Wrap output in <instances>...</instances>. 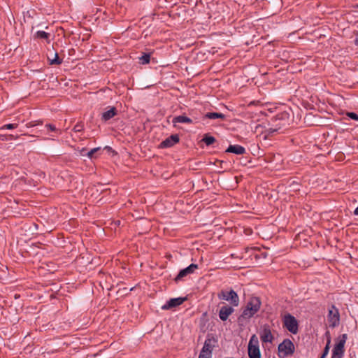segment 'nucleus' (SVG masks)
Listing matches in <instances>:
<instances>
[{"mask_svg":"<svg viewBox=\"0 0 358 358\" xmlns=\"http://www.w3.org/2000/svg\"><path fill=\"white\" fill-rule=\"evenodd\" d=\"M101 150V148L100 147H98V148H93L90 151L87 152L86 153V156L90 159L93 158L94 157V155L99 152Z\"/></svg>","mask_w":358,"mask_h":358,"instance_id":"21","label":"nucleus"},{"mask_svg":"<svg viewBox=\"0 0 358 358\" xmlns=\"http://www.w3.org/2000/svg\"><path fill=\"white\" fill-rule=\"evenodd\" d=\"M327 356H325L324 355L322 354L320 358H326Z\"/></svg>","mask_w":358,"mask_h":358,"instance_id":"36","label":"nucleus"},{"mask_svg":"<svg viewBox=\"0 0 358 358\" xmlns=\"http://www.w3.org/2000/svg\"><path fill=\"white\" fill-rule=\"evenodd\" d=\"M248 356L250 358H261L259 340L255 334L251 336L248 343Z\"/></svg>","mask_w":358,"mask_h":358,"instance_id":"5","label":"nucleus"},{"mask_svg":"<svg viewBox=\"0 0 358 358\" xmlns=\"http://www.w3.org/2000/svg\"><path fill=\"white\" fill-rule=\"evenodd\" d=\"M348 115L354 120H358V115L355 113H349Z\"/></svg>","mask_w":358,"mask_h":358,"instance_id":"29","label":"nucleus"},{"mask_svg":"<svg viewBox=\"0 0 358 358\" xmlns=\"http://www.w3.org/2000/svg\"><path fill=\"white\" fill-rule=\"evenodd\" d=\"M50 34L44 31H38L35 33L34 37L37 38H42L48 40L49 38Z\"/></svg>","mask_w":358,"mask_h":358,"instance_id":"20","label":"nucleus"},{"mask_svg":"<svg viewBox=\"0 0 358 358\" xmlns=\"http://www.w3.org/2000/svg\"><path fill=\"white\" fill-rule=\"evenodd\" d=\"M48 130L54 132H59V134H62L61 131L56 128V127L54 124H47L45 126Z\"/></svg>","mask_w":358,"mask_h":358,"instance_id":"25","label":"nucleus"},{"mask_svg":"<svg viewBox=\"0 0 358 358\" xmlns=\"http://www.w3.org/2000/svg\"><path fill=\"white\" fill-rule=\"evenodd\" d=\"M234 306L224 305L222 306L219 310V317L222 321H226L229 315L234 312Z\"/></svg>","mask_w":358,"mask_h":358,"instance_id":"13","label":"nucleus"},{"mask_svg":"<svg viewBox=\"0 0 358 358\" xmlns=\"http://www.w3.org/2000/svg\"><path fill=\"white\" fill-rule=\"evenodd\" d=\"M87 152V149L85 148H83L80 150V154L82 156H86Z\"/></svg>","mask_w":358,"mask_h":358,"instance_id":"31","label":"nucleus"},{"mask_svg":"<svg viewBox=\"0 0 358 358\" xmlns=\"http://www.w3.org/2000/svg\"><path fill=\"white\" fill-rule=\"evenodd\" d=\"M278 355L280 357H286L294 352V345L289 339H285L278 345Z\"/></svg>","mask_w":358,"mask_h":358,"instance_id":"4","label":"nucleus"},{"mask_svg":"<svg viewBox=\"0 0 358 358\" xmlns=\"http://www.w3.org/2000/svg\"><path fill=\"white\" fill-rule=\"evenodd\" d=\"M279 128H269L266 131L267 136H273L278 131Z\"/></svg>","mask_w":358,"mask_h":358,"instance_id":"27","label":"nucleus"},{"mask_svg":"<svg viewBox=\"0 0 358 358\" xmlns=\"http://www.w3.org/2000/svg\"><path fill=\"white\" fill-rule=\"evenodd\" d=\"M217 162L220 163V165H222V164L224 163V162L221 160H218Z\"/></svg>","mask_w":358,"mask_h":358,"instance_id":"35","label":"nucleus"},{"mask_svg":"<svg viewBox=\"0 0 358 358\" xmlns=\"http://www.w3.org/2000/svg\"><path fill=\"white\" fill-rule=\"evenodd\" d=\"M225 152L241 155H244L246 152V150L245 148L242 145L235 144L230 145Z\"/></svg>","mask_w":358,"mask_h":358,"instance_id":"14","label":"nucleus"},{"mask_svg":"<svg viewBox=\"0 0 358 358\" xmlns=\"http://www.w3.org/2000/svg\"><path fill=\"white\" fill-rule=\"evenodd\" d=\"M117 114V110L115 107H109V109L103 112L101 115V120L107 122Z\"/></svg>","mask_w":358,"mask_h":358,"instance_id":"15","label":"nucleus"},{"mask_svg":"<svg viewBox=\"0 0 358 358\" xmlns=\"http://www.w3.org/2000/svg\"><path fill=\"white\" fill-rule=\"evenodd\" d=\"M17 127V124H6L0 127V130L13 129Z\"/></svg>","mask_w":358,"mask_h":358,"instance_id":"24","label":"nucleus"},{"mask_svg":"<svg viewBox=\"0 0 358 358\" xmlns=\"http://www.w3.org/2000/svg\"><path fill=\"white\" fill-rule=\"evenodd\" d=\"M354 214L356 215H358V206L355 208V210L354 211Z\"/></svg>","mask_w":358,"mask_h":358,"instance_id":"34","label":"nucleus"},{"mask_svg":"<svg viewBox=\"0 0 358 358\" xmlns=\"http://www.w3.org/2000/svg\"><path fill=\"white\" fill-rule=\"evenodd\" d=\"M202 141L206 143V145H210L216 141L215 137L212 136H209L208 134H206Z\"/></svg>","mask_w":358,"mask_h":358,"instance_id":"19","label":"nucleus"},{"mask_svg":"<svg viewBox=\"0 0 358 358\" xmlns=\"http://www.w3.org/2000/svg\"><path fill=\"white\" fill-rule=\"evenodd\" d=\"M48 60L50 62V64L51 65H59L62 63V59L59 57V55L57 52H55L54 57L51 59L49 56L48 57Z\"/></svg>","mask_w":358,"mask_h":358,"instance_id":"18","label":"nucleus"},{"mask_svg":"<svg viewBox=\"0 0 358 358\" xmlns=\"http://www.w3.org/2000/svg\"><path fill=\"white\" fill-rule=\"evenodd\" d=\"M186 300L185 297L173 298L162 306V310H169L181 305Z\"/></svg>","mask_w":358,"mask_h":358,"instance_id":"12","label":"nucleus"},{"mask_svg":"<svg viewBox=\"0 0 358 358\" xmlns=\"http://www.w3.org/2000/svg\"><path fill=\"white\" fill-rule=\"evenodd\" d=\"M106 148H107V149H110V147H108V146H106Z\"/></svg>","mask_w":358,"mask_h":358,"instance_id":"37","label":"nucleus"},{"mask_svg":"<svg viewBox=\"0 0 358 358\" xmlns=\"http://www.w3.org/2000/svg\"><path fill=\"white\" fill-rule=\"evenodd\" d=\"M150 57L151 52H143L142 56L138 58L139 63L143 65L149 64L150 61Z\"/></svg>","mask_w":358,"mask_h":358,"instance_id":"17","label":"nucleus"},{"mask_svg":"<svg viewBox=\"0 0 358 358\" xmlns=\"http://www.w3.org/2000/svg\"><path fill=\"white\" fill-rule=\"evenodd\" d=\"M260 338L262 343H272L274 338L271 333L270 327L267 324L263 326L262 331L260 333Z\"/></svg>","mask_w":358,"mask_h":358,"instance_id":"11","label":"nucleus"},{"mask_svg":"<svg viewBox=\"0 0 358 358\" xmlns=\"http://www.w3.org/2000/svg\"><path fill=\"white\" fill-rule=\"evenodd\" d=\"M262 301L257 296H251L245 307L243 308L242 313L238 317V324H243L254 317L260 310Z\"/></svg>","mask_w":358,"mask_h":358,"instance_id":"1","label":"nucleus"},{"mask_svg":"<svg viewBox=\"0 0 358 358\" xmlns=\"http://www.w3.org/2000/svg\"><path fill=\"white\" fill-rule=\"evenodd\" d=\"M198 268V265L196 264H191L189 266L180 271L178 274L174 278V281L177 283L182 280L187 275L194 273Z\"/></svg>","mask_w":358,"mask_h":358,"instance_id":"9","label":"nucleus"},{"mask_svg":"<svg viewBox=\"0 0 358 358\" xmlns=\"http://www.w3.org/2000/svg\"><path fill=\"white\" fill-rule=\"evenodd\" d=\"M0 141H8V134H0Z\"/></svg>","mask_w":358,"mask_h":358,"instance_id":"30","label":"nucleus"},{"mask_svg":"<svg viewBox=\"0 0 358 358\" xmlns=\"http://www.w3.org/2000/svg\"><path fill=\"white\" fill-rule=\"evenodd\" d=\"M215 342L216 340L213 337L208 335L199 355V358H212V352Z\"/></svg>","mask_w":358,"mask_h":358,"instance_id":"3","label":"nucleus"},{"mask_svg":"<svg viewBox=\"0 0 358 358\" xmlns=\"http://www.w3.org/2000/svg\"><path fill=\"white\" fill-rule=\"evenodd\" d=\"M180 141L179 136L178 134H172L169 137L166 138L165 140L162 141L159 145V148H168L173 147L175 144L178 143Z\"/></svg>","mask_w":358,"mask_h":358,"instance_id":"10","label":"nucleus"},{"mask_svg":"<svg viewBox=\"0 0 358 358\" xmlns=\"http://www.w3.org/2000/svg\"><path fill=\"white\" fill-rule=\"evenodd\" d=\"M172 122L174 124H176V123L192 124L193 121L191 118L185 115H178L173 118Z\"/></svg>","mask_w":358,"mask_h":358,"instance_id":"16","label":"nucleus"},{"mask_svg":"<svg viewBox=\"0 0 358 358\" xmlns=\"http://www.w3.org/2000/svg\"><path fill=\"white\" fill-rule=\"evenodd\" d=\"M283 326L289 332L296 334L298 332L299 324L297 320L289 313L285 315L282 319Z\"/></svg>","mask_w":358,"mask_h":358,"instance_id":"7","label":"nucleus"},{"mask_svg":"<svg viewBox=\"0 0 358 358\" xmlns=\"http://www.w3.org/2000/svg\"><path fill=\"white\" fill-rule=\"evenodd\" d=\"M327 320L329 323V327L334 328L339 324L340 313L338 309L334 306L331 305L329 308Z\"/></svg>","mask_w":358,"mask_h":358,"instance_id":"8","label":"nucleus"},{"mask_svg":"<svg viewBox=\"0 0 358 358\" xmlns=\"http://www.w3.org/2000/svg\"><path fill=\"white\" fill-rule=\"evenodd\" d=\"M329 344H330V340H328L327 341V343L324 349V351L322 352L323 355H324L325 356H327L328 353H329Z\"/></svg>","mask_w":358,"mask_h":358,"instance_id":"28","label":"nucleus"},{"mask_svg":"<svg viewBox=\"0 0 358 358\" xmlns=\"http://www.w3.org/2000/svg\"><path fill=\"white\" fill-rule=\"evenodd\" d=\"M43 124V121L42 120H33V121H31L29 122L27 126L28 127H35L36 125H38V124Z\"/></svg>","mask_w":358,"mask_h":358,"instance_id":"26","label":"nucleus"},{"mask_svg":"<svg viewBox=\"0 0 358 358\" xmlns=\"http://www.w3.org/2000/svg\"><path fill=\"white\" fill-rule=\"evenodd\" d=\"M357 7H358V6H357Z\"/></svg>","mask_w":358,"mask_h":358,"instance_id":"38","label":"nucleus"},{"mask_svg":"<svg viewBox=\"0 0 358 358\" xmlns=\"http://www.w3.org/2000/svg\"><path fill=\"white\" fill-rule=\"evenodd\" d=\"M17 136H14L12 134H8V141H11L14 139H17Z\"/></svg>","mask_w":358,"mask_h":358,"instance_id":"33","label":"nucleus"},{"mask_svg":"<svg viewBox=\"0 0 358 358\" xmlns=\"http://www.w3.org/2000/svg\"><path fill=\"white\" fill-rule=\"evenodd\" d=\"M217 297L220 300H224L229 303V306L238 307L240 303V299L238 294L232 289H222L217 294Z\"/></svg>","mask_w":358,"mask_h":358,"instance_id":"2","label":"nucleus"},{"mask_svg":"<svg viewBox=\"0 0 358 358\" xmlns=\"http://www.w3.org/2000/svg\"><path fill=\"white\" fill-rule=\"evenodd\" d=\"M225 117H226V116L223 113H217V118H220V119H222V120H224Z\"/></svg>","mask_w":358,"mask_h":358,"instance_id":"32","label":"nucleus"},{"mask_svg":"<svg viewBox=\"0 0 358 358\" xmlns=\"http://www.w3.org/2000/svg\"><path fill=\"white\" fill-rule=\"evenodd\" d=\"M347 338L348 336L346 334H344L339 337L338 343L333 348L331 358H343L345 352L344 347Z\"/></svg>","mask_w":358,"mask_h":358,"instance_id":"6","label":"nucleus"},{"mask_svg":"<svg viewBox=\"0 0 358 358\" xmlns=\"http://www.w3.org/2000/svg\"><path fill=\"white\" fill-rule=\"evenodd\" d=\"M84 129V124L82 122H78L73 127V130L75 132H80Z\"/></svg>","mask_w":358,"mask_h":358,"instance_id":"22","label":"nucleus"},{"mask_svg":"<svg viewBox=\"0 0 358 358\" xmlns=\"http://www.w3.org/2000/svg\"><path fill=\"white\" fill-rule=\"evenodd\" d=\"M203 118H208V119H210V120L217 119V113L208 112L204 115Z\"/></svg>","mask_w":358,"mask_h":358,"instance_id":"23","label":"nucleus"}]
</instances>
